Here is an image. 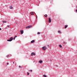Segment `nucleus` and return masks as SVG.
Returning a JSON list of instances; mask_svg holds the SVG:
<instances>
[{
  "label": "nucleus",
  "mask_w": 77,
  "mask_h": 77,
  "mask_svg": "<svg viewBox=\"0 0 77 77\" xmlns=\"http://www.w3.org/2000/svg\"><path fill=\"white\" fill-rule=\"evenodd\" d=\"M19 68H21V66H19Z\"/></svg>",
  "instance_id": "nucleus-18"
},
{
  "label": "nucleus",
  "mask_w": 77,
  "mask_h": 77,
  "mask_svg": "<svg viewBox=\"0 0 77 77\" xmlns=\"http://www.w3.org/2000/svg\"><path fill=\"white\" fill-rule=\"evenodd\" d=\"M21 33V34H23V33L24 32V31L23 30H21L20 31Z\"/></svg>",
  "instance_id": "nucleus-6"
},
{
  "label": "nucleus",
  "mask_w": 77,
  "mask_h": 77,
  "mask_svg": "<svg viewBox=\"0 0 77 77\" xmlns=\"http://www.w3.org/2000/svg\"><path fill=\"white\" fill-rule=\"evenodd\" d=\"M17 35L15 36V37L13 39L14 40H15V39L16 38H17Z\"/></svg>",
  "instance_id": "nucleus-12"
},
{
  "label": "nucleus",
  "mask_w": 77,
  "mask_h": 77,
  "mask_svg": "<svg viewBox=\"0 0 77 77\" xmlns=\"http://www.w3.org/2000/svg\"><path fill=\"white\" fill-rule=\"evenodd\" d=\"M41 34V33H40L39 32H38V33H37L38 35H39V34Z\"/></svg>",
  "instance_id": "nucleus-16"
},
{
  "label": "nucleus",
  "mask_w": 77,
  "mask_h": 77,
  "mask_svg": "<svg viewBox=\"0 0 77 77\" xmlns=\"http://www.w3.org/2000/svg\"><path fill=\"white\" fill-rule=\"evenodd\" d=\"M42 49L43 50H46V49H47V47H46V46H45L43 47L42 48Z\"/></svg>",
  "instance_id": "nucleus-2"
},
{
  "label": "nucleus",
  "mask_w": 77,
  "mask_h": 77,
  "mask_svg": "<svg viewBox=\"0 0 77 77\" xmlns=\"http://www.w3.org/2000/svg\"><path fill=\"white\" fill-rule=\"evenodd\" d=\"M35 55H36V54H35V53H32L31 54V56H33V55L35 56Z\"/></svg>",
  "instance_id": "nucleus-4"
},
{
  "label": "nucleus",
  "mask_w": 77,
  "mask_h": 77,
  "mask_svg": "<svg viewBox=\"0 0 77 77\" xmlns=\"http://www.w3.org/2000/svg\"><path fill=\"white\" fill-rule=\"evenodd\" d=\"M3 23H6V21H5V20H3L2 21Z\"/></svg>",
  "instance_id": "nucleus-11"
},
{
  "label": "nucleus",
  "mask_w": 77,
  "mask_h": 77,
  "mask_svg": "<svg viewBox=\"0 0 77 77\" xmlns=\"http://www.w3.org/2000/svg\"><path fill=\"white\" fill-rule=\"evenodd\" d=\"M30 71L31 72H32V70H30Z\"/></svg>",
  "instance_id": "nucleus-21"
},
{
  "label": "nucleus",
  "mask_w": 77,
  "mask_h": 77,
  "mask_svg": "<svg viewBox=\"0 0 77 77\" xmlns=\"http://www.w3.org/2000/svg\"><path fill=\"white\" fill-rule=\"evenodd\" d=\"M49 23H51V20L50 19V18H49Z\"/></svg>",
  "instance_id": "nucleus-5"
},
{
  "label": "nucleus",
  "mask_w": 77,
  "mask_h": 77,
  "mask_svg": "<svg viewBox=\"0 0 77 77\" xmlns=\"http://www.w3.org/2000/svg\"><path fill=\"white\" fill-rule=\"evenodd\" d=\"M2 30V29L0 28V30Z\"/></svg>",
  "instance_id": "nucleus-24"
},
{
  "label": "nucleus",
  "mask_w": 77,
  "mask_h": 77,
  "mask_svg": "<svg viewBox=\"0 0 77 77\" xmlns=\"http://www.w3.org/2000/svg\"><path fill=\"white\" fill-rule=\"evenodd\" d=\"M13 40V38L12 37H11L10 38V39L9 40H7V41H12Z\"/></svg>",
  "instance_id": "nucleus-1"
},
{
  "label": "nucleus",
  "mask_w": 77,
  "mask_h": 77,
  "mask_svg": "<svg viewBox=\"0 0 77 77\" xmlns=\"http://www.w3.org/2000/svg\"><path fill=\"white\" fill-rule=\"evenodd\" d=\"M76 8L77 9V6L76 7Z\"/></svg>",
  "instance_id": "nucleus-28"
},
{
  "label": "nucleus",
  "mask_w": 77,
  "mask_h": 77,
  "mask_svg": "<svg viewBox=\"0 0 77 77\" xmlns=\"http://www.w3.org/2000/svg\"><path fill=\"white\" fill-rule=\"evenodd\" d=\"M58 33H61V32H60V31H59Z\"/></svg>",
  "instance_id": "nucleus-17"
},
{
  "label": "nucleus",
  "mask_w": 77,
  "mask_h": 77,
  "mask_svg": "<svg viewBox=\"0 0 77 77\" xmlns=\"http://www.w3.org/2000/svg\"><path fill=\"white\" fill-rule=\"evenodd\" d=\"M76 11L77 12V9L76 10Z\"/></svg>",
  "instance_id": "nucleus-26"
},
{
  "label": "nucleus",
  "mask_w": 77,
  "mask_h": 77,
  "mask_svg": "<svg viewBox=\"0 0 77 77\" xmlns=\"http://www.w3.org/2000/svg\"><path fill=\"white\" fill-rule=\"evenodd\" d=\"M12 8H13L12 7V6H11L10 7V9H12Z\"/></svg>",
  "instance_id": "nucleus-15"
},
{
  "label": "nucleus",
  "mask_w": 77,
  "mask_h": 77,
  "mask_svg": "<svg viewBox=\"0 0 77 77\" xmlns=\"http://www.w3.org/2000/svg\"><path fill=\"white\" fill-rule=\"evenodd\" d=\"M31 27H32V26H29L26 27V29H29V28H30Z\"/></svg>",
  "instance_id": "nucleus-3"
},
{
  "label": "nucleus",
  "mask_w": 77,
  "mask_h": 77,
  "mask_svg": "<svg viewBox=\"0 0 77 77\" xmlns=\"http://www.w3.org/2000/svg\"><path fill=\"white\" fill-rule=\"evenodd\" d=\"M7 65H8V64H9V63H7Z\"/></svg>",
  "instance_id": "nucleus-27"
},
{
  "label": "nucleus",
  "mask_w": 77,
  "mask_h": 77,
  "mask_svg": "<svg viewBox=\"0 0 77 77\" xmlns=\"http://www.w3.org/2000/svg\"><path fill=\"white\" fill-rule=\"evenodd\" d=\"M59 46L60 47V48H61V47H62V45H59Z\"/></svg>",
  "instance_id": "nucleus-20"
},
{
  "label": "nucleus",
  "mask_w": 77,
  "mask_h": 77,
  "mask_svg": "<svg viewBox=\"0 0 77 77\" xmlns=\"http://www.w3.org/2000/svg\"><path fill=\"white\" fill-rule=\"evenodd\" d=\"M39 63H42L43 62L41 60H40L39 61Z\"/></svg>",
  "instance_id": "nucleus-8"
},
{
  "label": "nucleus",
  "mask_w": 77,
  "mask_h": 77,
  "mask_svg": "<svg viewBox=\"0 0 77 77\" xmlns=\"http://www.w3.org/2000/svg\"><path fill=\"white\" fill-rule=\"evenodd\" d=\"M45 17H47V14H45Z\"/></svg>",
  "instance_id": "nucleus-13"
},
{
  "label": "nucleus",
  "mask_w": 77,
  "mask_h": 77,
  "mask_svg": "<svg viewBox=\"0 0 77 77\" xmlns=\"http://www.w3.org/2000/svg\"><path fill=\"white\" fill-rule=\"evenodd\" d=\"M43 77H47V75H43Z\"/></svg>",
  "instance_id": "nucleus-14"
},
{
  "label": "nucleus",
  "mask_w": 77,
  "mask_h": 77,
  "mask_svg": "<svg viewBox=\"0 0 77 77\" xmlns=\"http://www.w3.org/2000/svg\"><path fill=\"white\" fill-rule=\"evenodd\" d=\"M68 26V25H66L65 26V29H66V28H67V27Z\"/></svg>",
  "instance_id": "nucleus-9"
},
{
  "label": "nucleus",
  "mask_w": 77,
  "mask_h": 77,
  "mask_svg": "<svg viewBox=\"0 0 77 77\" xmlns=\"http://www.w3.org/2000/svg\"><path fill=\"white\" fill-rule=\"evenodd\" d=\"M35 42V40H33L32 41H31V43H33Z\"/></svg>",
  "instance_id": "nucleus-10"
},
{
  "label": "nucleus",
  "mask_w": 77,
  "mask_h": 77,
  "mask_svg": "<svg viewBox=\"0 0 77 77\" xmlns=\"http://www.w3.org/2000/svg\"><path fill=\"white\" fill-rule=\"evenodd\" d=\"M7 27H9V26H7Z\"/></svg>",
  "instance_id": "nucleus-23"
},
{
  "label": "nucleus",
  "mask_w": 77,
  "mask_h": 77,
  "mask_svg": "<svg viewBox=\"0 0 77 77\" xmlns=\"http://www.w3.org/2000/svg\"><path fill=\"white\" fill-rule=\"evenodd\" d=\"M30 14L32 15H34V14L33 13V12H31L30 13Z\"/></svg>",
  "instance_id": "nucleus-7"
},
{
  "label": "nucleus",
  "mask_w": 77,
  "mask_h": 77,
  "mask_svg": "<svg viewBox=\"0 0 77 77\" xmlns=\"http://www.w3.org/2000/svg\"><path fill=\"white\" fill-rule=\"evenodd\" d=\"M8 56H9V55H7V57H8Z\"/></svg>",
  "instance_id": "nucleus-22"
},
{
  "label": "nucleus",
  "mask_w": 77,
  "mask_h": 77,
  "mask_svg": "<svg viewBox=\"0 0 77 77\" xmlns=\"http://www.w3.org/2000/svg\"><path fill=\"white\" fill-rule=\"evenodd\" d=\"M29 72H28L27 73V75H29Z\"/></svg>",
  "instance_id": "nucleus-19"
},
{
  "label": "nucleus",
  "mask_w": 77,
  "mask_h": 77,
  "mask_svg": "<svg viewBox=\"0 0 77 77\" xmlns=\"http://www.w3.org/2000/svg\"><path fill=\"white\" fill-rule=\"evenodd\" d=\"M63 44H65V42H63Z\"/></svg>",
  "instance_id": "nucleus-25"
}]
</instances>
